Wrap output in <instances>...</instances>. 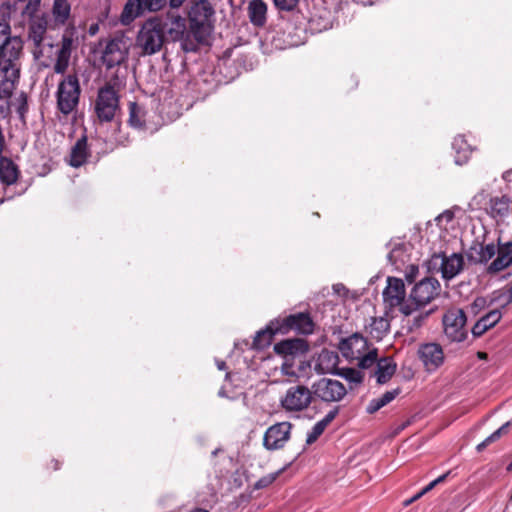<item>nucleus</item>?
<instances>
[{"instance_id":"1","label":"nucleus","mask_w":512,"mask_h":512,"mask_svg":"<svg viewBox=\"0 0 512 512\" xmlns=\"http://www.w3.org/2000/svg\"><path fill=\"white\" fill-rule=\"evenodd\" d=\"M10 25L0 20V98L7 99L17 87L24 60L23 41L10 35Z\"/></svg>"},{"instance_id":"2","label":"nucleus","mask_w":512,"mask_h":512,"mask_svg":"<svg viewBox=\"0 0 512 512\" xmlns=\"http://www.w3.org/2000/svg\"><path fill=\"white\" fill-rule=\"evenodd\" d=\"M441 291V285L435 278H424L412 288L407 303L401 308V313L410 316L433 301Z\"/></svg>"},{"instance_id":"3","label":"nucleus","mask_w":512,"mask_h":512,"mask_svg":"<svg viewBox=\"0 0 512 512\" xmlns=\"http://www.w3.org/2000/svg\"><path fill=\"white\" fill-rule=\"evenodd\" d=\"M213 15L214 9L208 0L197 1L189 12L191 33L195 35L202 44L208 43L212 33L213 25L211 19Z\"/></svg>"},{"instance_id":"4","label":"nucleus","mask_w":512,"mask_h":512,"mask_svg":"<svg viewBox=\"0 0 512 512\" xmlns=\"http://www.w3.org/2000/svg\"><path fill=\"white\" fill-rule=\"evenodd\" d=\"M28 41L32 43V54L36 60L49 57L53 44L48 40V15L44 12L27 20Z\"/></svg>"},{"instance_id":"5","label":"nucleus","mask_w":512,"mask_h":512,"mask_svg":"<svg viewBox=\"0 0 512 512\" xmlns=\"http://www.w3.org/2000/svg\"><path fill=\"white\" fill-rule=\"evenodd\" d=\"M163 21L158 18H150L141 26L137 36V46L145 55H153L159 52L164 44Z\"/></svg>"},{"instance_id":"6","label":"nucleus","mask_w":512,"mask_h":512,"mask_svg":"<svg viewBox=\"0 0 512 512\" xmlns=\"http://www.w3.org/2000/svg\"><path fill=\"white\" fill-rule=\"evenodd\" d=\"M164 35L173 42H180L181 49L188 52H196L201 41L192 35L191 26L187 28L186 19L180 15H169L167 22H163Z\"/></svg>"},{"instance_id":"7","label":"nucleus","mask_w":512,"mask_h":512,"mask_svg":"<svg viewBox=\"0 0 512 512\" xmlns=\"http://www.w3.org/2000/svg\"><path fill=\"white\" fill-rule=\"evenodd\" d=\"M339 349L346 359L358 360L359 367L363 369L371 367L377 359V351L375 349L367 351V340L358 333L343 339Z\"/></svg>"},{"instance_id":"8","label":"nucleus","mask_w":512,"mask_h":512,"mask_svg":"<svg viewBox=\"0 0 512 512\" xmlns=\"http://www.w3.org/2000/svg\"><path fill=\"white\" fill-rule=\"evenodd\" d=\"M81 87L76 73L65 75L58 83L56 91V104L58 110L68 115L73 112L80 100Z\"/></svg>"},{"instance_id":"9","label":"nucleus","mask_w":512,"mask_h":512,"mask_svg":"<svg viewBox=\"0 0 512 512\" xmlns=\"http://www.w3.org/2000/svg\"><path fill=\"white\" fill-rule=\"evenodd\" d=\"M42 0H13L5 2L0 7L3 16H7L14 22V25L25 27L27 20L34 18L42 13Z\"/></svg>"},{"instance_id":"10","label":"nucleus","mask_w":512,"mask_h":512,"mask_svg":"<svg viewBox=\"0 0 512 512\" xmlns=\"http://www.w3.org/2000/svg\"><path fill=\"white\" fill-rule=\"evenodd\" d=\"M95 113L101 122H111L119 110V97L110 84L98 90L95 100Z\"/></svg>"},{"instance_id":"11","label":"nucleus","mask_w":512,"mask_h":512,"mask_svg":"<svg viewBox=\"0 0 512 512\" xmlns=\"http://www.w3.org/2000/svg\"><path fill=\"white\" fill-rule=\"evenodd\" d=\"M130 43L124 36H116L105 42L101 60L107 69L121 65L128 58Z\"/></svg>"},{"instance_id":"12","label":"nucleus","mask_w":512,"mask_h":512,"mask_svg":"<svg viewBox=\"0 0 512 512\" xmlns=\"http://www.w3.org/2000/svg\"><path fill=\"white\" fill-rule=\"evenodd\" d=\"M311 387L313 397L325 403L340 402L347 394L344 384L331 378H321Z\"/></svg>"},{"instance_id":"13","label":"nucleus","mask_w":512,"mask_h":512,"mask_svg":"<svg viewBox=\"0 0 512 512\" xmlns=\"http://www.w3.org/2000/svg\"><path fill=\"white\" fill-rule=\"evenodd\" d=\"M430 269L437 270L446 280L456 277L464 268V258L459 253L434 254L429 261Z\"/></svg>"},{"instance_id":"14","label":"nucleus","mask_w":512,"mask_h":512,"mask_svg":"<svg viewBox=\"0 0 512 512\" xmlns=\"http://www.w3.org/2000/svg\"><path fill=\"white\" fill-rule=\"evenodd\" d=\"M466 320V314L462 309H449L442 319L445 335L454 342L464 341L467 336Z\"/></svg>"},{"instance_id":"15","label":"nucleus","mask_w":512,"mask_h":512,"mask_svg":"<svg viewBox=\"0 0 512 512\" xmlns=\"http://www.w3.org/2000/svg\"><path fill=\"white\" fill-rule=\"evenodd\" d=\"M313 392L303 385L290 387L281 399V406L289 412L305 410L312 402Z\"/></svg>"},{"instance_id":"16","label":"nucleus","mask_w":512,"mask_h":512,"mask_svg":"<svg viewBox=\"0 0 512 512\" xmlns=\"http://www.w3.org/2000/svg\"><path fill=\"white\" fill-rule=\"evenodd\" d=\"M383 302L387 309L401 308L407 303L405 284L402 279L395 277L387 278V286L384 288Z\"/></svg>"},{"instance_id":"17","label":"nucleus","mask_w":512,"mask_h":512,"mask_svg":"<svg viewBox=\"0 0 512 512\" xmlns=\"http://www.w3.org/2000/svg\"><path fill=\"white\" fill-rule=\"evenodd\" d=\"M292 424L284 421L270 426L263 438V445L268 450H278L284 447L290 438Z\"/></svg>"},{"instance_id":"18","label":"nucleus","mask_w":512,"mask_h":512,"mask_svg":"<svg viewBox=\"0 0 512 512\" xmlns=\"http://www.w3.org/2000/svg\"><path fill=\"white\" fill-rule=\"evenodd\" d=\"M418 357L423 363L425 369L429 372L438 369L444 362V353L442 347L437 343H426L420 345Z\"/></svg>"},{"instance_id":"19","label":"nucleus","mask_w":512,"mask_h":512,"mask_svg":"<svg viewBox=\"0 0 512 512\" xmlns=\"http://www.w3.org/2000/svg\"><path fill=\"white\" fill-rule=\"evenodd\" d=\"M496 255L497 257L487 267L489 274H496L512 264V242L499 245Z\"/></svg>"},{"instance_id":"20","label":"nucleus","mask_w":512,"mask_h":512,"mask_svg":"<svg viewBox=\"0 0 512 512\" xmlns=\"http://www.w3.org/2000/svg\"><path fill=\"white\" fill-rule=\"evenodd\" d=\"M502 318V313L499 309H494L482 316L472 327V334L474 337L482 336L487 330L493 328Z\"/></svg>"},{"instance_id":"21","label":"nucleus","mask_w":512,"mask_h":512,"mask_svg":"<svg viewBox=\"0 0 512 512\" xmlns=\"http://www.w3.org/2000/svg\"><path fill=\"white\" fill-rule=\"evenodd\" d=\"M338 361L339 358L337 353L329 350H323L317 358L315 370L319 374L335 373Z\"/></svg>"},{"instance_id":"22","label":"nucleus","mask_w":512,"mask_h":512,"mask_svg":"<svg viewBox=\"0 0 512 512\" xmlns=\"http://www.w3.org/2000/svg\"><path fill=\"white\" fill-rule=\"evenodd\" d=\"M20 175L18 166L9 158H0V181L5 186L13 185Z\"/></svg>"},{"instance_id":"23","label":"nucleus","mask_w":512,"mask_h":512,"mask_svg":"<svg viewBox=\"0 0 512 512\" xmlns=\"http://www.w3.org/2000/svg\"><path fill=\"white\" fill-rule=\"evenodd\" d=\"M250 22L256 27H263L267 20V5L263 0H252L247 8Z\"/></svg>"},{"instance_id":"24","label":"nucleus","mask_w":512,"mask_h":512,"mask_svg":"<svg viewBox=\"0 0 512 512\" xmlns=\"http://www.w3.org/2000/svg\"><path fill=\"white\" fill-rule=\"evenodd\" d=\"M285 326L288 329L296 330L303 334H309L313 331V322L308 314L298 313L286 318Z\"/></svg>"},{"instance_id":"25","label":"nucleus","mask_w":512,"mask_h":512,"mask_svg":"<svg viewBox=\"0 0 512 512\" xmlns=\"http://www.w3.org/2000/svg\"><path fill=\"white\" fill-rule=\"evenodd\" d=\"M88 155L87 138L83 136L72 147L69 164L73 167H80L86 162Z\"/></svg>"},{"instance_id":"26","label":"nucleus","mask_w":512,"mask_h":512,"mask_svg":"<svg viewBox=\"0 0 512 512\" xmlns=\"http://www.w3.org/2000/svg\"><path fill=\"white\" fill-rule=\"evenodd\" d=\"M390 328L389 321L384 317H373L366 326V332L372 339L380 341L388 333Z\"/></svg>"},{"instance_id":"27","label":"nucleus","mask_w":512,"mask_h":512,"mask_svg":"<svg viewBox=\"0 0 512 512\" xmlns=\"http://www.w3.org/2000/svg\"><path fill=\"white\" fill-rule=\"evenodd\" d=\"M56 54L57 58L53 66V70L57 74H64L68 68L71 56V42L69 40H64Z\"/></svg>"},{"instance_id":"28","label":"nucleus","mask_w":512,"mask_h":512,"mask_svg":"<svg viewBox=\"0 0 512 512\" xmlns=\"http://www.w3.org/2000/svg\"><path fill=\"white\" fill-rule=\"evenodd\" d=\"M142 15L140 0H127L120 15V22L123 25H130L136 18Z\"/></svg>"},{"instance_id":"29","label":"nucleus","mask_w":512,"mask_h":512,"mask_svg":"<svg viewBox=\"0 0 512 512\" xmlns=\"http://www.w3.org/2000/svg\"><path fill=\"white\" fill-rule=\"evenodd\" d=\"M396 371V364L392 359L382 358L377 361L375 376L379 384L388 382Z\"/></svg>"},{"instance_id":"30","label":"nucleus","mask_w":512,"mask_h":512,"mask_svg":"<svg viewBox=\"0 0 512 512\" xmlns=\"http://www.w3.org/2000/svg\"><path fill=\"white\" fill-rule=\"evenodd\" d=\"M452 146L456 153L455 163L457 165L465 164L469 159L471 148L464 136L459 135L455 137Z\"/></svg>"},{"instance_id":"31","label":"nucleus","mask_w":512,"mask_h":512,"mask_svg":"<svg viewBox=\"0 0 512 512\" xmlns=\"http://www.w3.org/2000/svg\"><path fill=\"white\" fill-rule=\"evenodd\" d=\"M400 393V389L396 388L391 391H386L382 396L372 399L367 408L366 411L369 414H373L380 410L382 407L389 404L391 401H393Z\"/></svg>"},{"instance_id":"32","label":"nucleus","mask_w":512,"mask_h":512,"mask_svg":"<svg viewBox=\"0 0 512 512\" xmlns=\"http://www.w3.org/2000/svg\"><path fill=\"white\" fill-rule=\"evenodd\" d=\"M71 12L69 0H53L52 14L58 24H65Z\"/></svg>"},{"instance_id":"33","label":"nucleus","mask_w":512,"mask_h":512,"mask_svg":"<svg viewBox=\"0 0 512 512\" xmlns=\"http://www.w3.org/2000/svg\"><path fill=\"white\" fill-rule=\"evenodd\" d=\"M12 94L9 96L11 97ZM10 98L1 99L0 98V110L3 115L8 113L11 106H15L16 112L23 117L25 112L27 111V97L24 93H21L19 97L16 99V102H9Z\"/></svg>"},{"instance_id":"34","label":"nucleus","mask_w":512,"mask_h":512,"mask_svg":"<svg viewBox=\"0 0 512 512\" xmlns=\"http://www.w3.org/2000/svg\"><path fill=\"white\" fill-rule=\"evenodd\" d=\"M510 210L509 200L506 198H494L490 202V214L494 218H503Z\"/></svg>"},{"instance_id":"35","label":"nucleus","mask_w":512,"mask_h":512,"mask_svg":"<svg viewBox=\"0 0 512 512\" xmlns=\"http://www.w3.org/2000/svg\"><path fill=\"white\" fill-rule=\"evenodd\" d=\"M144 109L135 102L129 104V124L135 128H140L144 124Z\"/></svg>"},{"instance_id":"36","label":"nucleus","mask_w":512,"mask_h":512,"mask_svg":"<svg viewBox=\"0 0 512 512\" xmlns=\"http://www.w3.org/2000/svg\"><path fill=\"white\" fill-rule=\"evenodd\" d=\"M497 247L493 243L487 245H480L477 252V257H472L475 262L487 263L496 255Z\"/></svg>"},{"instance_id":"37","label":"nucleus","mask_w":512,"mask_h":512,"mask_svg":"<svg viewBox=\"0 0 512 512\" xmlns=\"http://www.w3.org/2000/svg\"><path fill=\"white\" fill-rule=\"evenodd\" d=\"M511 422L508 421L504 423L499 429L494 431L490 436H488L484 441H482L480 444L477 445V451L481 452L483 451L489 444L492 442L497 441L500 439V437L507 433L508 428L510 427Z\"/></svg>"},{"instance_id":"38","label":"nucleus","mask_w":512,"mask_h":512,"mask_svg":"<svg viewBox=\"0 0 512 512\" xmlns=\"http://www.w3.org/2000/svg\"><path fill=\"white\" fill-rule=\"evenodd\" d=\"M337 374L346 379L347 381L355 384H359L363 380L362 372L353 368H343Z\"/></svg>"},{"instance_id":"39","label":"nucleus","mask_w":512,"mask_h":512,"mask_svg":"<svg viewBox=\"0 0 512 512\" xmlns=\"http://www.w3.org/2000/svg\"><path fill=\"white\" fill-rule=\"evenodd\" d=\"M273 334L274 332L269 328L257 332L254 338V346L257 348H263L269 345Z\"/></svg>"},{"instance_id":"40","label":"nucleus","mask_w":512,"mask_h":512,"mask_svg":"<svg viewBox=\"0 0 512 512\" xmlns=\"http://www.w3.org/2000/svg\"><path fill=\"white\" fill-rule=\"evenodd\" d=\"M326 428L324 424H321L319 421L312 427V429L308 432L306 443L308 445L313 444L324 432Z\"/></svg>"},{"instance_id":"41","label":"nucleus","mask_w":512,"mask_h":512,"mask_svg":"<svg viewBox=\"0 0 512 512\" xmlns=\"http://www.w3.org/2000/svg\"><path fill=\"white\" fill-rule=\"evenodd\" d=\"M296 348V341L286 340L275 345V351L280 354H292Z\"/></svg>"},{"instance_id":"42","label":"nucleus","mask_w":512,"mask_h":512,"mask_svg":"<svg viewBox=\"0 0 512 512\" xmlns=\"http://www.w3.org/2000/svg\"><path fill=\"white\" fill-rule=\"evenodd\" d=\"M429 312L426 313H419L417 314L412 320H407L408 330L413 331L414 329H417L422 326L425 319L428 317Z\"/></svg>"},{"instance_id":"43","label":"nucleus","mask_w":512,"mask_h":512,"mask_svg":"<svg viewBox=\"0 0 512 512\" xmlns=\"http://www.w3.org/2000/svg\"><path fill=\"white\" fill-rule=\"evenodd\" d=\"M279 473L280 472L272 473V474H269V475H266V476L260 478L255 483V488L261 489V488H265V487L269 486L270 484H272L276 480V478L278 477Z\"/></svg>"},{"instance_id":"44","label":"nucleus","mask_w":512,"mask_h":512,"mask_svg":"<svg viewBox=\"0 0 512 512\" xmlns=\"http://www.w3.org/2000/svg\"><path fill=\"white\" fill-rule=\"evenodd\" d=\"M298 3V0H274V4L277 8L284 11L293 10Z\"/></svg>"},{"instance_id":"45","label":"nucleus","mask_w":512,"mask_h":512,"mask_svg":"<svg viewBox=\"0 0 512 512\" xmlns=\"http://www.w3.org/2000/svg\"><path fill=\"white\" fill-rule=\"evenodd\" d=\"M337 414H338V409L335 408V409L329 411L326 414V416L322 420H320L319 422L321 424H324V427L326 428L333 421V419L336 417Z\"/></svg>"},{"instance_id":"46","label":"nucleus","mask_w":512,"mask_h":512,"mask_svg":"<svg viewBox=\"0 0 512 512\" xmlns=\"http://www.w3.org/2000/svg\"><path fill=\"white\" fill-rule=\"evenodd\" d=\"M151 12H157L165 7L167 0H149Z\"/></svg>"},{"instance_id":"47","label":"nucleus","mask_w":512,"mask_h":512,"mask_svg":"<svg viewBox=\"0 0 512 512\" xmlns=\"http://www.w3.org/2000/svg\"><path fill=\"white\" fill-rule=\"evenodd\" d=\"M447 477V474H443L441 476H439L438 478H436L435 480H433L432 482H430L425 488H424V492H429L430 490H432L437 484L439 483H442Z\"/></svg>"},{"instance_id":"48","label":"nucleus","mask_w":512,"mask_h":512,"mask_svg":"<svg viewBox=\"0 0 512 512\" xmlns=\"http://www.w3.org/2000/svg\"><path fill=\"white\" fill-rule=\"evenodd\" d=\"M442 219H445L447 222L451 221L453 219V213L450 211H445L444 213H442L441 215H439L437 217V220H442Z\"/></svg>"},{"instance_id":"49","label":"nucleus","mask_w":512,"mask_h":512,"mask_svg":"<svg viewBox=\"0 0 512 512\" xmlns=\"http://www.w3.org/2000/svg\"><path fill=\"white\" fill-rule=\"evenodd\" d=\"M142 6V14L145 12H151V7L149 4V0H140Z\"/></svg>"},{"instance_id":"50","label":"nucleus","mask_w":512,"mask_h":512,"mask_svg":"<svg viewBox=\"0 0 512 512\" xmlns=\"http://www.w3.org/2000/svg\"><path fill=\"white\" fill-rule=\"evenodd\" d=\"M185 0H169V5L171 8H179Z\"/></svg>"},{"instance_id":"51","label":"nucleus","mask_w":512,"mask_h":512,"mask_svg":"<svg viewBox=\"0 0 512 512\" xmlns=\"http://www.w3.org/2000/svg\"><path fill=\"white\" fill-rule=\"evenodd\" d=\"M505 303L504 305H508L512 302V286L510 287L508 293L505 295Z\"/></svg>"},{"instance_id":"52","label":"nucleus","mask_w":512,"mask_h":512,"mask_svg":"<svg viewBox=\"0 0 512 512\" xmlns=\"http://www.w3.org/2000/svg\"><path fill=\"white\" fill-rule=\"evenodd\" d=\"M426 493L427 492H424V488H423L420 492H418L416 495H414L411 499L414 502V501L418 500L419 498H421Z\"/></svg>"},{"instance_id":"53","label":"nucleus","mask_w":512,"mask_h":512,"mask_svg":"<svg viewBox=\"0 0 512 512\" xmlns=\"http://www.w3.org/2000/svg\"><path fill=\"white\" fill-rule=\"evenodd\" d=\"M98 31V25L95 24V25H91L90 28H89V33L91 35H94L96 32Z\"/></svg>"},{"instance_id":"54","label":"nucleus","mask_w":512,"mask_h":512,"mask_svg":"<svg viewBox=\"0 0 512 512\" xmlns=\"http://www.w3.org/2000/svg\"><path fill=\"white\" fill-rule=\"evenodd\" d=\"M217 367H218V369H220V370H224V369L226 368V364H225V362H224V361H218V362H217Z\"/></svg>"},{"instance_id":"55","label":"nucleus","mask_w":512,"mask_h":512,"mask_svg":"<svg viewBox=\"0 0 512 512\" xmlns=\"http://www.w3.org/2000/svg\"><path fill=\"white\" fill-rule=\"evenodd\" d=\"M289 368H290V367H289L288 365L284 364V365L282 366V372H283L284 374L290 375L291 373H290V371H289Z\"/></svg>"},{"instance_id":"56","label":"nucleus","mask_w":512,"mask_h":512,"mask_svg":"<svg viewBox=\"0 0 512 512\" xmlns=\"http://www.w3.org/2000/svg\"><path fill=\"white\" fill-rule=\"evenodd\" d=\"M477 356L480 358V359H486L487 358V354L485 352H478L477 353Z\"/></svg>"},{"instance_id":"57","label":"nucleus","mask_w":512,"mask_h":512,"mask_svg":"<svg viewBox=\"0 0 512 512\" xmlns=\"http://www.w3.org/2000/svg\"><path fill=\"white\" fill-rule=\"evenodd\" d=\"M190 512H208L207 510L205 509H201V508H196V509H193L192 511Z\"/></svg>"},{"instance_id":"58","label":"nucleus","mask_w":512,"mask_h":512,"mask_svg":"<svg viewBox=\"0 0 512 512\" xmlns=\"http://www.w3.org/2000/svg\"><path fill=\"white\" fill-rule=\"evenodd\" d=\"M411 503H413V501H412V499L410 498V499H408V500H406V501L404 502V505H405V506H408V505H410Z\"/></svg>"},{"instance_id":"59","label":"nucleus","mask_w":512,"mask_h":512,"mask_svg":"<svg viewBox=\"0 0 512 512\" xmlns=\"http://www.w3.org/2000/svg\"><path fill=\"white\" fill-rule=\"evenodd\" d=\"M507 470H508V471H511V470H512V462L507 466Z\"/></svg>"},{"instance_id":"60","label":"nucleus","mask_w":512,"mask_h":512,"mask_svg":"<svg viewBox=\"0 0 512 512\" xmlns=\"http://www.w3.org/2000/svg\"><path fill=\"white\" fill-rule=\"evenodd\" d=\"M406 425H407V424H403V425L399 428V430L404 429V428L406 427Z\"/></svg>"},{"instance_id":"61","label":"nucleus","mask_w":512,"mask_h":512,"mask_svg":"<svg viewBox=\"0 0 512 512\" xmlns=\"http://www.w3.org/2000/svg\"><path fill=\"white\" fill-rule=\"evenodd\" d=\"M4 202V197H0V204Z\"/></svg>"}]
</instances>
